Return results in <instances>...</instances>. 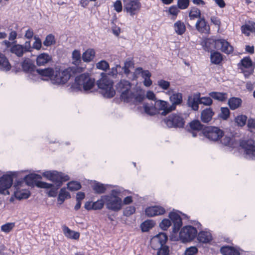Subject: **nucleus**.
Returning a JSON list of instances; mask_svg holds the SVG:
<instances>
[{"mask_svg":"<svg viewBox=\"0 0 255 255\" xmlns=\"http://www.w3.org/2000/svg\"><path fill=\"white\" fill-rule=\"evenodd\" d=\"M247 117L245 115H239L235 118V122L239 126H244L247 122Z\"/></svg>","mask_w":255,"mask_h":255,"instance_id":"3c124183","label":"nucleus"},{"mask_svg":"<svg viewBox=\"0 0 255 255\" xmlns=\"http://www.w3.org/2000/svg\"><path fill=\"white\" fill-rule=\"evenodd\" d=\"M189 5V0H178L177 7L180 9H186Z\"/></svg>","mask_w":255,"mask_h":255,"instance_id":"13d9d810","label":"nucleus"},{"mask_svg":"<svg viewBox=\"0 0 255 255\" xmlns=\"http://www.w3.org/2000/svg\"><path fill=\"white\" fill-rule=\"evenodd\" d=\"M63 233L68 238L77 240L79 238L80 234L78 232L71 230L69 228L64 226L63 227Z\"/></svg>","mask_w":255,"mask_h":255,"instance_id":"cd10ccee","label":"nucleus"},{"mask_svg":"<svg viewBox=\"0 0 255 255\" xmlns=\"http://www.w3.org/2000/svg\"><path fill=\"white\" fill-rule=\"evenodd\" d=\"M190 127L193 130L200 131L203 128V125L198 120H194L190 123Z\"/></svg>","mask_w":255,"mask_h":255,"instance_id":"a18cd8bd","label":"nucleus"},{"mask_svg":"<svg viewBox=\"0 0 255 255\" xmlns=\"http://www.w3.org/2000/svg\"><path fill=\"white\" fill-rule=\"evenodd\" d=\"M209 95L220 102L225 101L228 98V94L224 92H212L209 93Z\"/></svg>","mask_w":255,"mask_h":255,"instance_id":"c756f323","label":"nucleus"},{"mask_svg":"<svg viewBox=\"0 0 255 255\" xmlns=\"http://www.w3.org/2000/svg\"><path fill=\"white\" fill-rule=\"evenodd\" d=\"M240 63L242 66L241 68L246 77L253 73L255 67L253 66V62L249 57H246L242 59Z\"/></svg>","mask_w":255,"mask_h":255,"instance_id":"4468645a","label":"nucleus"},{"mask_svg":"<svg viewBox=\"0 0 255 255\" xmlns=\"http://www.w3.org/2000/svg\"><path fill=\"white\" fill-rule=\"evenodd\" d=\"M131 84L126 80H120L116 86L117 92L120 94L121 99L125 102L132 101L134 89L131 88Z\"/></svg>","mask_w":255,"mask_h":255,"instance_id":"f03ea898","label":"nucleus"},{"mask_svg":"<svg viewBox=\"0 0 255 255\" xmlns=\"http://www.w3.org/2000/svg\"><path fill=\"white\" fill-rule=\"evenodd\" d=\"M221 143L226 146H233L234 145V139L230 136H225L221 139Z\"/></svg>","mask_w":255,"mask_h":255,"instance_id":"49530a36","label":"nucleus"},{"mask_svg":"<svg viewBox=\"0 0 255 255\" xmlns=\"http://www.w3.org/2000/svg\"><path fill=\"white\" fill-rule=\"evenodd\" d=\"M14 226V225L13 223H8L2 225L1 227V230L4 232L8 233L12 229Z\"/></svg>","mask_w":255,"mask_h":255,"instance_id":"0e129e2a","label":"nucleus"},{"mask_svg":"<svg viewBox=\"0 0 255 255\" xmlns=\"http://www.w3.org/2000/svg\"><path fill=\"white\" fill-rule=\"evenodd\" d=\"M124 10L133 16L137 14L141 9L140 0H123Z\"/></svg>","mask_w":255,"mask_h":255,"instance_id":"0eeeda50","label":"nucleus"},{"mask_svg":"<svg viewBox=\"0 0 255 255\" xmlns=\"http://www.w3.org/2000/svg\"><path fill=\"white\" fill-rule=\"evenodd\" d=\"M52 57L46 53H42L37 56L36 62L38 66H45L52 61Z\"/></svg>","mask_w":255,"mask_h":255,"instance_id":"b1692460","label":"nucleus"},{"mask_svg":"<svg viewBox=\"0 0 255 255\" xmlns=\"http://www.w3.org/2000/svg\"><path fill=\"white\" fill-rule=\"evenodd\" d=\"M199 99V93H197L193 96H189L187 101L188 106L194 111H198L199 109V104H200Z\"/></svg>","mask_w":255,"mask_h":255,"instance_id":"4be33fe9","label":"nucleus"},{"mask_svg":"<svg viewBox=\"0 0 255 255\" xmlns=\"http://www.w3.org/2000/svg\"><path fill=\"white\" fill-rule=\"evenodd\" d=\"M40 176L36 174H30L24 178V181L27 185L31 186L33 185L34 181L40 179Z\"/></svg>","mask_w":255,"mask_h":255,"instance_id":"a19ab883","label":"nucleus"},{"mask_svg":"<svg viewBox=\"0 0 255 255\" xmlns=\"http://www.w3.org/2000/svg\"><path fill=\"white\" fill-rule=\"evenodd\" d=\"M230 116V111L227 107H222L221 108V113L219 116L224 120L228 119Z\"/></svg>","mask_w":255,"mask_h":255,"instance_id":"864d4df0","label":"nucleus"},{"mask_svg":"<svg viewBox=\"0 0 255 255\" xmlns=\"http://www.w3.org/2000/svg\"><path fill=\"white\" fill-rule=\"evenodd\" d=\"M155 103L157 110L162 111L161 113L162 115L165 116L173 111L170 109V105L166 101L159 100L156 101Z\"/></svg>","mask_w":255,"mask_h":255,"instance_id":"dca6fc26","label":"nucleus"},{"mask_svg":"<svg viewBox=\"0 0 255 255\" xmlns=\"http://www.w3.org/2000/svg\"><path fill=\"white\" fill-rule=\"evenodd\" d=\"M204 136L213 141L218 140L223 136V131L219 128L209 127L205 128L203 132Z\"/></svg>","mask_w":255,"mask_h":255,"instance_id":"f8f14e48","label":"nucleus"},{"mask_svg":"<svg viewBox=\"0 0 255 255\" xmlns=\"http://www.w3.org/2000/svg\"><path fill=\"white\" fill-rule=\"evenodd\" d=\"M141 75L142 78L145 79L148 76H151V74L148 70H143L141 68H137L135 70L133 74L132 80H135L137 78V75Z\"/></svg>","mask_w":255,"mask_h":255,"instance_id":"2f4dec72","label":"nucleus"},{"mask_svg":"<svg viewBox=\"0 0 255 255\" xmlns=\"http://www.w3.org/2000/svg\"><path fill=\"white\" fill-rule=\"evenodd\" d=\"M180 12L179 9L176 5H172L169 8L168 13L172 16V19H175Z\"/></svg>","mask_w":255,"mask_h":255,"instance_id":"603ef678","label":"nucleus"},{"mask_svg":"<svg viewBox=\"0 0 255 255\" xmlns=\"http://www.w3.org/2000/svg\"><path fill=\"white\" fill-rule=\"evenodd\" d=\"M11 68L8 59L4 54L0 53V70L3 71H9Z\"/></svg>","mask_w":255,"mask_h":255,"instance_id":"bb28decb","label":"nucleus"},{"mask_svg":"<svg viewBox=\"0 0 255 255\" xmlns=\"http://www.w3.org/2000/svg\"><path fill=\"white\" fill-rule=\"evenodd\" d=\"M197 234L196 229L191 226H185L179 233V238L183 243L190 241L194 239Z\"/></svg>","mask_w":255,"mask_h":255,"instance_id":"1a4fd4ad","label":"nucleus"},{"mask_svg":"<svg viewBox=\"0 0 255 255\" xmlns=\"http://www.w3.org/2000/svg\"><path fill=\"white\" fill-rule=\"evenodd\" d=\"M120 191L113 190L110 195L103 196L105 204L107 209L113 211H119L122 208V200L118 197Z\"/></svg>","mask_w":255,"mask_h":255,"instance_id":"20e7f679","label":"nucleus"},{"mask_svg":"<svg viewBox=\"0 0 255 255\" xmlns=\"http://www.w3.org/2000/svg\"><path fill=\"white\" fill-rule=\"evenodd\" d=\"M169 217L173 223V232L174 233L178 232L182 224L180 216L176 213L171 212L169 214Z\"/></svg>","mask_w":255,"mask_h":255,"instance_id":"6ab92c4d","label":"nucleus"},{"mask_svg":"<svg viewBox=\"0 0 255 255\" xmlns=\"http://www.w3.org/2000/svg\"><path fill=\"white\" fill-rule=\"evenodd\" d=\"M15 197L18 199H27L30 196L29 192L25 190H20L17 186L14 191Z\"/></svg>","mask_w":255,"mask_h":255,"instance_id":"c9c22d12","label":"nucleus"},{"mask_svg":"<svg viewBox=\"0 0 255 255\" xmlns=\"http://www.w3.org/2000/svg\"><path fill=\"white\" fill-rule=\"evenodd\" d=\"M70 197V194L67 192L65 188H62L60 190V193L58 197V201L59 202V204H61L63 203L64 200Z\"/></svg>","mask_w":255,"mask_h":255,"instance_id":"37998d69","label":"nucleus"},{"mask_svg":"<svg viewBox=\"0 0 255 255\" xmlns=\"http://www.w3.org/2000/svg\"><path fill=\"white\" fill-rule=\"evenodd\" d=\"M171 225L170 220L168 219H164L160 223V227L163 230H166Z\"/></svg>","mask_w":255,"mask_h":255,"instance_id":"69168bd1","label":"nucleus"},{"mask_svg":"<svg viewBox=\"0 0 255 255\" xmlns=\"http://www.w3.org/2000/svg\"><path fill=\"white\" fill-rule=\"evenodd\" d=\"M200 15L201 11L200 9L195 7H192L189 13V17L191 20L201 18Z\"/></svg>","mask_w":255,"mask_h":255,"instance_id":"79ce46f5","label":"nucleus"},{"mask_svg":"<svg viewBox=\"0 0 255 255\" xmlns=\"http://www.w3.org/2000/svg\"><path fill=\"white\" fill-rule=\"evenodd\" d=\"M144 99V94L142 91L135 93V90L134 89V96L132 100H134V102L140 103Z\"/></svg>","mask_w":255,"mask_h":255,"instance_id":"09e8293b","label":"nucleus"},{"mask_svg":"<svg viewBox=\"0 0 255 255\" xmlns=\"http://www.w3.org/2000/svg\"><path fill=\"white\" fill-rule=\"evenodd\" d=\"M157 85L163 90H167L170 86V82L164 80H159L157 82Z\"/></svg>","mask_w":255,"mask_h":255,"instance_id":"e2e57ef3","label":"nucleus"},{"mask_svg":"<svg viewBox=\"0 0 255 255\" xmlns=\"http://www.w3.org/2000/svg\"><path fill=\"white\" fill-rule=\"evenodd\" d=\"M105 204V199H103V196L102 197L100 200L97 201L92 203L93 209L99 210L103 207L104 204Z\"/></svg>","mask_w":255,"mask_h":255,"instance_id":"5fc2aeb1","label":"nucleus"},{"mask_svg":"<svg viewBox=\"0 0 255 255\" xmlns=\"http://www.w3.org/2000/svg\"><path fill=\"white\" fill-rule=\"evenodd\" d=\"M93 188L96 193L100 194L104 193L106 189V186L100 183H95Z\"/></svg>","mask_w":255,"mask_h":255,"instance_id":"de8ad7c7","label":"nucleus"},{"mask_svg":"<svg viewBox=\"0 0 255 255\" xmlns=\"http://www.w3.org/2000/svg\"><path fill=\"white\" fill-rule=\"evenodd\" d=\"M211 41L212 40L211 39L207 40L206 44L211 43ZM212 41L214 43V47L216 49L220 50L227 54H229L233 52L234 50L233 47L227 40L224 39H219L212 40Z\"/></svg>","mask_w":255,"mask_h":255,"instance_id":"9d476101","label":"nucleus"},{"mask_svg":"<svg viewBox=\"0 0 255 255\" xmlns=\"http://www.w3.org/2000/svg\"><path fill=\"white\" fill-rule=\"evenodd\" d=\"M95 52L93 49H88L83 53L82 58L84 62H90L92 61L95 57Z\"/></svg>","mask_w":255,"mask_h":255,"instance_id":"4c0bfd02","label":"nucleus"},{"mask_svg":"<svg viewBox=\"0 0 255 255\" xmlns=\"http://www.w3.org/2000/svg\"><path fill=\"white\" fill-rule=\"evenodd\" d=\"M70 76L71 74L69 70L65 69L60 71L59 68L55 67L54 74L51 78V81L52 84L55 85L63 84L68 81Z\"/></svg>","mask_w":255,"mask_h":255,"instance_id":"423d86ee","label":"nucleus"},{"mask_svg":"<svg viewBox=\"0 0 255 255\" xmlns=\"http://www.w3.org/2000/svg\"><path fill=\"white\" fill-rule=\"evenodd\" d=\"M72 57L74 60L73 63L78 64L80 61L81 54L79 51L75 50L72 53Z\"/></svg>","mask_w":255,"mask_h":255,"instance_id":"680f3d73","label":"nucleus"},{"mask_svg":"<svg viewBox=\"0 0 255 255\" xmlns=\"http://www.w3.org/2000/svg\"><path fill=\"white\" fill-rule=\"evenodd\" d=\"M135 208L133 206H128L124 211V215L126 216H129L135 212Z\"/></svg>","mask_w":255,"mask_h":255,"instance_id":"338daca9","label":"nucleus"},{"mask_svg":"<svg viewBox=\"0 0 255 255\" xmlns=\"http://www.w3.org/2000/svg\"><path fill=\"white\" fill-rule=\"evenodd\" d=\"M199 101L200 104H203L205 106H210L213 103V101L210 97H200V93H199Z\"/></svg>","mask_w":255,"mask_h":255,"instance_id":"6e6d98bb","label":"nucleus"},{"mask_svg":"<svg viewBox=\"0 0 255 255\" xmlns=\"http://www.w3.org/2000/svg\"><path fill=\"white\" fill-rule=\"evenodd\" d=\"M195 26L197 30L201 33H209L210 32V27L203 17L197 20Z\"/></svg>","mask_w":255,"mask_h":255,"instance_id":"412c9836","label":"nucleus"},{"mask_svg":"<svg viewBox=\"0 0 255 255\" xmlns=\"http://www.w3.org/2000/svg\"><path fill=\"white\" fill-rule=\"evenodd\" d=\"M21 66L22 69L25 72H31L35 68V66L32 61L28 58L24 60Z\"/></svg>","mask_w":255,"mask_h":255,"instance_id":"e433bc0d","label":"nucleus"},{"mask_svg":"<svg viewBox=\"0 0 255 255\" xmlns=\"http://www.w3.org/2000/svg\"><path fill=\"white\" fill-rule=\"evenodd\" d=\"M198 240L200 242L208 243L212 240L211 234L209 232L201 231L198 234Z\"/></svg>","mask_w":255,"mask_h":255,"instance_id":"473e14b6","label":"nucleus"},{"mask_svg":"<svg viewBox=\"0 0 255 255\" xmlns=\"http://www.w3.org/2000/svg\"><path fill=\"white\" fill-rule=\"evenodd\" d=\"M31 51V46L30 41H26L24 45L14 43L9 49V51L11 53L19 57H22L25 52Z\"/></svg>","mask_w":255,"mask_h":255,"instance_id":"9b49d317","label":"nucleus"},{"mask_svg":"<svg viewBox=\"0 0 255 255\" xmlns=\"http://www.w3.org/2000/svg\"><path fill=\"white\" fill-rule=\"evenodd\" d=\"M167 237L165 234L160 233L154 236L150 240L151 248L157 250V255H168L169 248L165 245Z\"/></svg>","mask_w":255,"mask_h":255,"instance_id":"f257e3e1","label":"nucleus"},{"mask_svg":"<svg viewBox=\"0 0 255 255\" xmlns=\"http://www.w3.org/2000/svg\"><path fill=\"white\" fill-rule=\"evenodd\" d=\"M244 148L246 158L255 159V141H248Z\"/></svg>","mask_w":255,"mask_h":255,"instance_id":"2eb2a0df","label":"nucleus"},{"mask_svg":"<svg viewBox=\"0 0 255 255\" xmlns=\"http://www.w3.org/2000/svg\"><path fill=\"white\" fill-rule=\"evenodd\" d=\"M214 113L211 108H206L201 114V119L205 123H208L211 121Z\"/></svg>","mask_w":255,"mask_h":255,"instance_id":"a878e982","label":"nucleus"},{"mask_svg":"<svg viewBox=\"0 0 255 255\" xmlns=\"http://www.w3.org/2000/svg\"><path fill=\"white\" fill-rule=\"evenodd\" d=\"M211 61L215 64H219L223 60L222 54L216 51L211 52L210 55Z\"/></svg>","mask_w":255,"mask_h":255,"instance_id":"58836bf2","label":"nucleus"},{"mask_svg":"<svg viewBox=\"0 0 255 255\" xmlns=\"http://www.w3.org/2000/svg\"><path fill=\"white\" fill-rule=\"evenodd\" d=\"M121 68L120 65H116V66L111 68L109 74L113 77H116L118 73V70Z\"/></svg>","mask_w":255,"mask_h":255,"instance_id":"774afa93","label":"nucleus"},{"mask_svg":"<svg viewBox=\"0 0 255 255\" xmlns=\"http://www.w3.org/2000/svg\"><path fill=\"white\" fill-rule=\"evenodd\" d=\"M169 100L172 103L170 105V109L175 110L177 105H180L182 102V94L180 93L172 94L169 97Z\"/></svg>","mask_w":255,"mask_h":255,"instance_id":"5701e85b","label":"nucleus"},{"mask_svg":"<svg viewBox=\"0 0 255 255\" xmlns=\"http://www.w3.org/2000/svg\"><path fill=\"white\" fill-rule=\"evenodd\" d=\"M43 175L47 179L52 181L62 182L69 180L68 175H65L63 173L58 172L56 171H48L43 172Z\"/></svg>","mask_w":255,"mask_h":255,"instance_id":"ddd939ff","label":"nucleus"},{"mask_svg":"<svg viewBox=\"0 0 255 255\" xmlns=\"http://www.w3.org/2000/svg\"><path fill=\"white\" fill-rule=\"evenodd\" d=\"M154 226V223L151 220H147L141 225V229L142 232H147Z\"/></svg>","mask_w":255,"mask_h":255,"instance_id":"c03bdc74","label":"nucleus"},{"mask_svg":"<svg viewBox=\"0 0 255 255\" xmlns=\"http://www.w3.org/2000/svg\"><path fill=\"white\" fill-rule=\"evenodd\" d=\"M55 43L54 36L52 34L48 35L45 40L43 41L44 45L46 46H50Z\"/></svg>","mask_w":255,"mask_h":255,"instance_id":"8fccbe9b","label":"nucleus"},{"mask_svg":"<svg viewBox=\"0 0 255 255\" xmlns=\"http://www.w3.org/2000/svg\"><path fill=\"white\" fill-rule=\"evenodd\" d=\"M97 68L104 71H106L109 68V63L105 60H101L96 64Z\"/></svg>","mask_w":255,"mask_h":255,"instance_id":"bf43d9fd","label":"nucleus"},{"mask_svg":"<svg viewBox=\"0 0 255 255\" xmlns=\"http://www.w3.org/2000/svg\"><path fill=\"white\" fill-rule=\"evenodd\" d=\"M12 184V179L10 175H4L0 179V193L9 188Z\"/></svg>","mask_w":255,"mask_h":255,"instance_id":"f3484780","label":"nucleus"},{"mask_svg":"<svg viewBox=\"0 0 255 255\" xmlns=\"http://www.w3.org/2000/svg\"><path fill=\"white\" fill-rule=\"evenodd\" d=\"M145 214L148 217H153L163 214L165 209L160 206H155L147 208L145 209Z\"/></svg>","mask_w":255,"mask_h":255,"instance_id":"aec40b11","label":"nucleus"},{"mask_svg":"<svg viewBox=\"0 0 255 255\" xmlns=\"http://www.w3.org/2000/svg\"><path fill=\"white\" fill-rule=\"evenodd\" d=\"M198 249L194 246L187 248L184 252V255H195L198 253Z\"/></svg>","mask_w":255,"mask_h":255,"instance_id":"052dcab7","label":"nucleus"},{"mask_svg":"<svg viewBox=\"0 0 255 255\" xmlns=\"http://www.w3.org/2000/svg\"><path fill=\"white\" fill-rule=\"evenodd\" d=\"M95 85V79L91 78L88 73L81 74L75 77L74 87L80 91H88Z\"/></svg>","mask_w":255,"mask_h":255,"instance_id":"7ed1b4c3","label":"nucleus"},{"mask_svg":"<svg viewBox=\"0 0 255 255\" xmlns=\"http://www.w3.org/2000/svg\"><path fill=\"white\" fill-rule=\"evenodd\" d=\"M36 185L40 188L49 189L50 190L47 192L49 197H54L57 195L58 187H55L53 184L39 181Z\"/></svg>","mask_w":255,"mask_h":255,"instance_id":"a211bd4d","label":"nucleus"},{"mask_svg":"<svg viewBox=\"0 0 255 255\" xmlns=\"http://www.w3.org/2000/svg\"><path fill=\"white\" fill-rule=\"evenodd\" d=\"M67 187L71 191H76L80 189L81 185L77 182L72 181L67 184Z\"/></svg>","mask_w":255,"mask_h":255,"instance_id":"4d7b16f0","label":"nucleus"},{"mask_svg":"<svg viewBox=\"0 0 255 255\" xmlns=\"http://www.w3.org/2000/svg\"><path fill=\"white\" fill-rule=\"evenodd\" d=\"M164 123L169 128H182L184 125V120L180 114H172L164 120Z\"/></svg>","mask_w":255,"mask_h":255,"instance_id":"6e6552de","label":"nucleus"},{"mask_svg":"<svg viewBox=\"0 0 255 255\" xmlns=\"http://www.w3.org/2000/svg\"><path fill=\"white\" fill-rule=\"evenodd\" d=\"M113 81L109 79L106 76H103L102 78L98 80L97 85L101 89V93L105 98H111L116 94L113 88Z\"/></svg>","mask_w":255,"mask_h":255,"instance_id":"39448f33","label":"nucleus"},{"mask_svg":"<svg viewBox=\"0 0 255 255\" xmlns=\"http://www.w3.org/2000/svg\"><path fill=\"white\" fill-rule=\"evenodd\" d=\"M242 100L239 98L232 97L229 99L228 104L232 110H234L241 107Z\"/></svg>","mask_w":255,"mask_h":255,"instance_id":"c85d7f7f","label":"nucleus"},{"mask_svg":"<svg viewBox=\"0 0 255 255\" xmlns=\"http://www.w3.org/2000/svg\"><path fill=\"white\" fill-rule=\"evenodd\" d=\"M37 73L41 76L49 78L51 80L54 74L55 68H47L44 69H36Z\"/></svg>","mask_w":255,"mask_h":255,"instance_id":"7c9ffc66","label":"nucleus"},{"mask_svg":"<svg viewBox=\"0 0 255 255\" xmlns=\"http://www.w3.org/2000/svg\"><path fill=\"white\" fill-rule=\"evenodd\" d=\"M221 253L223 255H240V253L237 250L230 247H223L221 248Z\"/></svg>","mask_w":255,"mask_h":255,"instance_id":"ea45409f","label":"nucleus"},{"mask_svg":"<svg viewBox=\"0 0 255 255\" xmlns=\"http://www.w3.org/2000/svg\"><path fill=\"white\" fill-rule=\"evenodd\" d=\"M144 112L150 116H153L158 113L155 105L145 103L143 105Z\"/></svg>","mask_w":255,"mask_h":255,"instance_id":"f704fd0d","label":"nucleus"},{"mask_svg":"<svg viewBox=\"0 0 255 255\" xmlns=\"http://www.w3.org/2000/svg\"><path fill=\"white\" fill-rule=\"evenodd\" d=\"M174 29L178 35H181L185 32L186 27L183 22L178 20L174 24Z\"/></svg>","mask_w":255,"mask_h":255,"instance_id":"72a5a7b5","label":"nucleus"},{"mask_svg":"<svg viewBox=\"0 0 255 255\" xmlns=\"http://www.w3.org/2000/svg\"><path fill=\"white\" fill-rule=\"evenodd\" d=\"M242 32L246 35L249 36L251 33L255 34V22L253 21H248L245 24L241 27Z\"/></svg>","mask_w":255,"mask_h":255,"instance_id":"393cba45","label":"nucleus"}]
</instances>
